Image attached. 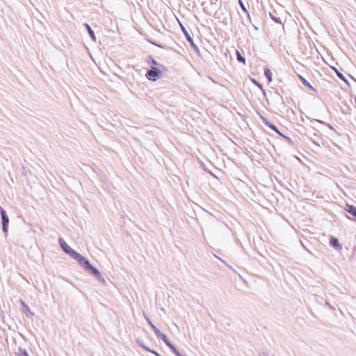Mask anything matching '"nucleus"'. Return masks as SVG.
<instances>
[{
  "mask_svg": "<svg viewBox=\"0 0 356 356\" xmlns=\"http://www.w3.org/2000/svg\"><path fill=\"white\" fill-rule=\"evenodd\" d=\"M271 19L276 24H282V21L280 17H276L273 13H270Z\"/></svg>",
  "mask_w": 356,
  "mask_h": 356,
  "instance_id": "nucleus-21",
  "label": "nucleus"
},
{
  "mask_svg": "<svg viewBox=\"0 0 356 356\" xmlns=\"http://www.w3.org/2000/svg\"><path fill=\"white\" fill-rule=\"evenodd\" d=\"M22 356H29V355L27 353V352L26 350H24V352H22Z\"/></svg>",
  "mask_w": 356,
  "mask_h": 356,
  "instance_id": "nucleus-30",
  "label": "nucleus"
},
{
  "mask_svg": "<svg viewBox=\"0 0 356 356\" xmlns=\"http://www.w3.org/2000/svg\"><path fill=\"white\" fill-rule=\"evenodd\" d=\"M156 335L158 338L161 339L164 343L168 340L167 336L165 334L162 333L161 331Z\"/></svg>",
  "mask_w": 356,
  "mask_h": 356,
  "instance_id": "nucleus-20",
  "label": "nucleus"
},
{
  "mask_svg": "<svg viewBox=\"0 0 356 356\" xmlns=\"http://www.w3.org/2000/svg\"><path fill=\"white\" fill-rule=\"evenodd\" d=\"M149 42L159 48H161V49H166V47L163 46V44H159V43H157L155 41H152V40H149Z\"/></svg>",
  "mask_w": 356,
  "mask_h": 356,
  "instance_id": "nucleus-22",
  "label": "nucleus"
},
{
  "mask_svg": "<svg viewBox=\"0 0 356 356\" xmlns=\"http://www.w3.org/2000/svg\"><path fill=\"white\" fill-rule=\"evenodd\" d=\"M161 70L158 67H151L147 70L145 74L146 78L151 81H156L161 76Z\"/></svg>",
  "mask_w": 356,
  "mask_h": 356,
  "instance_id": "nucleus-3",
  "label": "nucleus"
},
{
  "mask_svg": "<svg viewBox=\"0 0 356 356\" xmlns=\"http://www.w3.org/2000/svg\"><path fill=\"white\" fill-rule=\"evenodd\" d=\"M146 62L149 65V67L159 66L162 68H164V67L162 65L159 64L151 55H149L147 57Z\"/></svg>",
  "mask_w": 356,
  "mask_h": 356,
  "instance_id": "nucleus-8",
  "label": "nucleus"
},
{
  "mask_svg": "<svg viewBox=\"0 0 356 356\" xmlns=\"http://www.w3.org/2000/svg\"><path fill=\"white\" fill-rule=\"evenodd\" d=\"M6 213V211L0 206V215L1 216L3 213Z\"/></svg>",
  "mask_w": 356,
  "mask_h": 356,
  "instance_id": "nucleus-28",
  "label": "nucleus"
},
{
  "mask_svg": "<svg viewBox=\"0 0 356 356\" xmlns=\"http://www.w3.org/2000/svg\"><path fill=\"white\" fill-rule=\"evenodd\" d=\"M261 120H262V122L266 126L268 127V128H270L271 130L274 131L275 132H276L278 135H280V136H282L283 138H284V140L291 145H293V140L283 134L282 132H280V131L278 129V128L273 124L271 122H270L265 117H263L261 116Z\"/></svg>",
  "mask_w": 356,
  "mask_h": 356,
  "instance_id": "nucleus-2",
  "label": "nucleus"
},
{
  "mask_svg": "<svg viewBox=\"0 0 356 356\" xmlns=\"http://www.w3.org/2000/svg\"><path fill=\"white\" fill-rule=\"evenodd\" d=\"M21 302H22V305L24 307V309L26 312V316L28 317H32L34 315V314L31 312L29 307L24 302L22 301Z\"/></svg>",
  "mask_w": 356,
  "mask_h": 356,
  "instance_id": "nucleus-15",
  "label": "nucleus"
},
{
  "mask_svg": "<svg viewBox=\"0 0 356 356\" xmlns=\"http://www.w3.org/2000/svg\"><path fill=\"white\" fill-rule=\"evenodd\" d=\"M170 349L176 356H187L186 355L181 354L174 344L172 346H171V348H170Z\"/></svg>",
  "mask_w": 356,
  "mask_h": 356,
  "instance_id": "nucleus-17",
  "label": "nucleus"
},
{
  "mask_svg": "<svg viewBox=\"0 0 356 356\" xmlns=\"http://www.w3.org/2000/svg\"><path fill=\"white\" fill-rule=\"evenodd\" d=\"M300 243L302 244V246L305 248V250H307L309 253L312 254L309 250H308L306 246L304 245V243L300 241Z\"/></svg>",
  "mask_w": 356,
  "mask_h": 356,
  "instance_id": "nucleus-27",
  "label": "nucleus"
},
{
  "mask_svg": "<svg viewBox=\"0 0 356 356\" xmlns=\"http://www.w3.org/2000/svg\"><path fill=\"white\" fill-rule=\"evenodd\" d=\"M181 29L187 40V42L190 44L191 48L197 54H200V49L198 46L194 42L193 38L191 36L187 29L180 24Z\"/></svg>",
  "mask_w": 356,
  "mask_h": 356,
  "instance_id": "nucleus-4",
  "label": "nucleus"
},
{
  "mask_svg": "<svg viewBox=\"0 0 356 356\" xmlns=\"http://www.w3.org/2000/svg\"><path fill=\"white\" fill-rule=\"evenodd\" d=\"M236 59H237L238 62L245 65V58L242 56V54L239 52V51H238V50L236 51Z\"/></svg>",
  "mask_w": 356,
  "mask_h": 356,
  "instance_id": "nucleus-16",
  "label": "nucleus"
},
{
  "mask_svg": "<svg viewBox=\"0 0 356 356\" xmlns=\"http://www.w3.org/2000/svg\"><path fill=\"white\" fill-rule=\"evenodd\" d=\"M210 175H211L213 177H216L211 172H209Z\"/></svg>",
  "mask_w": 356,
  "mask_h": 356,
  "instance_id": "nucleus-31",
  "label": "nucleus"
},
{
  "mask_svg": "<svg viewBox=\"0 0 356 356\" xmlns=\"http://www.w3.org/2000/svg\"><path fill=\"white\" fill-rule=\"evenodd\" d=\"M330 245L337 250L342 249V245L340 244L339 241L337 238L332 236L330 239Z\"/></svg>",
  "mask_w": 356,
  "mask_h": 356,
  "instance_id": "nucleus-6",
  "label": "nucleus"
},
{
  "mask_svg": "<svg viewBox=\"0 0 356 356\" xmlns=\"http://www.w3.org/2000/svg\"><path fill=\"white\" fill-rule=\"evenodd\" d=\"M83 26L86 28L88 35H90L92 41L96 42V36L91 26L87 23L83 24Z\"/></svg>",
  "mask_w": 356,
  "mask_h": 356,
  "instance_id": "nucleus-10",
  "label": "nucleus"
},
{
  "mask_svg": "<svg viewBox=\"0 0 356 356\" xmlns=\"http://www.w3.org/2000/svg\"><path fill=\"white\" fill-rule=\"evenodd\" d=\"M58 242L62 250L68 255H70L72 259L76 260L79 265L84 268V270L88 273L90 275L94 276L99 281L104 283L105 280L102 276L101 273L99 270L94 267L89 260L86 259L85 257L76 252L74 250L71 248L67 243L65 241L63 238H58Z\"/></svg>",
  "mask_w": 356,
  "mask_h": 356,
  "instance_id": "nucleus-1",
  "label": "nucleus"
},
{
  "mask_svg": "<svg viewBox=\"0 0 356 356\" xmlns=\"http://www.w3.org/2000/svg\"><path fill=\"white\" fill-rule=\"evenodd\" d=\"M1 223H2V231L5 234V236L8 234L9 218L7 213H3L1 216Z\"/></svg>",
  "mask_w": 356,
  "mask_h": 356,
  "instance_id": "nucleus-5",
  "label": "nucleus"
},
{
  "mask_svg": "<svg viewBox=\"0 0 356 356\" xmlns=\"http://www.w3.org/2000/svg\"><path fill=\"white\" fill-rule=\"evenodd\" d=\"M144 317H145V319L146 320V321L147 322V323L151 326V327L153 330L155 334H158L160 332L159 329H158L157 327H156L153 324V323L152 322L150 318L147 315L144 314Z\"/></svg>",
  "mask_w": 356,
  "mask_h": 356,
  "instance_id": "nucleus-12",
  "label": "nucleus"
},
{
  "mask_svg": "<svg viewBox=\"0 0 356 356\" xmlns=\"http://www.w3.org/2000/svg\"><path fill=\"white\" fill-rule=\"evenodd\" d=\"M138 343L143 348L145 349V350L152 353V355H154L155 356H161L158 352H156V350H152L151 348H149V347H147V346H145L144 344V343L140 341V340H138L137 341Z\"/></svg>",
  "mask_w": 356,
  "mask_h": 356,
  "instance_id": "nucleus-11",
  "label": "nucleus"
},
{
  "mask_svg": "<svg viewBox=\"0 0 356 356\" xmlns=\"http://www.w3.org/2000/svg\"><path fill=\"white\" fill-rule=\"evenodd\" d=\"M165 343L169 348H171V346H172L173 345L169 339L166 342H165Z\"/></svg>",
  "mask_w": 356,
  "mask_h": 356,
  "instance_id": "nucleus-25",
  "label": "nucleus"
},
{
  "mask_svg": "<svg viewBox=\"0 0 356 356\" xmlns=\"http://www.w3.org/2000/svg\"><path fill=\"white\" fill-rule=\"evenodd\" d=\"M350 77L356 82V79H355L353 76H350Z\"/></svg>",
  "mask_w": 356,
  "mask_h": 356,
  "instance_id": "nucleus-32",
  "label": "nucleus"
},
{
  "mask_svg": "<svg viewBox=\"0 0 356 356\" xmlns=\"http://www.w3.org/2000/svg\"><path fill=\"white\" fill-rule=\"evenodd\" d=\"M238 4L241 7V8L242 9V10L245 13L248 15V17L250 18V14H249V12L248 11L245 6L244 5L243 2L242 0H238Z\"/></svg>",
  "mask_w": 356,
  "mask_h": 356,
  "instance_id": "nucleus-18",
  "label": "nucleus"
},
{
  "mask_svg": "<svg viewBox=\"0 0 356 356\" xmlns=\"http://www.w3.org/2000/svg\"><path fill=\"white\" fill-rule=\"evenodd\" d=\"M218 0H210V3L211 5H216Z\"/></svg>",
  "mask_w": 356,
  "mask_h": 356,
  "instance_id": "nucleus-29",
  "label": "nucleus"
},
{
  "mask_svg": "<svg viewBox=\"0 0 356 356\" xmlns=\"http://www.w3.org/2000/svg\"><path fill=\"white\" fill-rule=\"evenodd\" d=\"M298 79L302 84H303L305 87L308 88L309 90L316 92V90L310 84V83L304 78L302 75H298Z\"/></svg>",
  "mask_w": 356,
  "mask_h": 356,
  "instance_id": "nucleus-9",
  "label": "nucleus"
},
{
  "mask_svg": "<svg viewBox=\"0 0 356 356\" xmlns=\"http://www.w3.org/2000/svg\"><path fill=\"white\" fill-rule=\"evenodd\" d=\"M251 81L256 86H257L260 90H262V92H264V94H265V90L264 89V87L262 86L261 83H260L257 80H256L255 79H251Z\"/></svg>",
  "mask_w": 356,
  "mask_h": 356,
  "instance_id": "nucleus-19",
  "label": "nucleus"
},
{
  "mask_svg": "<svg viewBox=\"0 0 356 356\" xmlns=\"http://www.w3.org/2000/svg\"><path fill=\"white\" fill-rule=\"evenodd\" d=\"M311 140L313 142V143L315 145H316L318 147H320V146H321L320 144L318 142H316L314 139L311 138Z\"/></svg>",
  "mask_w": 356,
  "mask_h": 356,
  "instance_id": "nucleus-26",
  "label": "nucleus"
},
{
  "mask_svg": "<svg viewBox=\"0 0 356 356\" xmlns=\"http://www.w3.org/2000/svg\"><path fill=\"white\" fill-rule=\"evenodd\" d=\"M316 121H317L318 122H320V123H321V124H323L327 125V126L330 129H332V130L334 129V127H333L332 125H330V124H327L326 122H323V121H322V120H316Z\"/></svg>",
  "mask_w": 356,
  "mask_h": 356,
  "instance_id": "nucleus-23",
  "label": "nucleus"
},
{
  "mask_svg": "<svg viewBox=\"0 0 356 356\" xmlns=\"http://www.w3.org/2000/svg\"><path fill=\"white\" fill-rule=\"evenodd\" d=\"M331 69L335 72L337 77L343 81L348 86H350V83L348 80L346 78V76L340 72L338 69L335 67H331Z\"/></svg>",
  "mask_w": 356,
  "mask_h": 356,
  "instance_id": "nucleus-7",
  "label": "nucleus"
},
{
  "mask_svg": "<svg viewBox=\"0 0 356 356\" xmlns=\"http://www.w3.org/2000/svg\"><path fill=\"white\" fill-rule=\"evenodd\" d=\"M220 261L224 263L229 268H230L231 270H232L234 273H236V271L231 266H229L228 264H227L224 260L222 259H220Z\"/></svg>",
  "mask_w": 356,
  "mask_h": 356,
  "instance_id": "nucleus-24",
  "label": "nucleus"
},
{
  "mask_svg": "<svg viewBox=\"0 0 356 356\" xmlns=\"http://www.w3.org/2000/svg\"><path fill=\"white\" fill-rule=\"evenodd\" d=\"M264 74V76H266V78L267 79V80L268 81V82H271L273 81V74L269 68L265 67Z\"/></svg>",
  "mask_w": 356,
  "mask_h": 356,
  "instance_id": "nucleus-14",
  "label": "nucleus"
},
{
  "mask_svg": "<svg viewBox=\"0 0 356 356\" xmlns=\"http://www.w3.org/2000/svg\"><path fill=\"white\" fill-rule=\"evenodd\" d=\"M346 211L356 218V207L352 204H347Z\"/></svg>",
  "mask_w": 356,
  "mask_h": 356,
  "instance_id": "nucleus-13",
  "label": "nucleus"
}]
</instances>
